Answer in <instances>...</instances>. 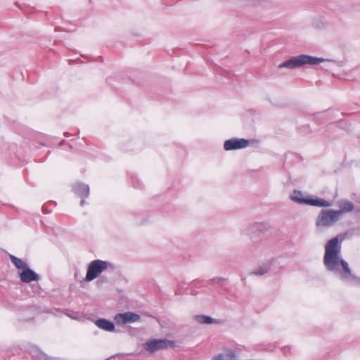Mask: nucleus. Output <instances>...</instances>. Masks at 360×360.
<instances>
[{"label":"nucleus","instance_id":"f03ea898","mask_svg":"<svg viewBox=\"0 0 360 360\" xmlns=\"http://www.w3.org/2000/svg\"><path fill=\"white\" fill-rule=\"evenodd\" d=\"M333 61L332 60H326L323 58L313 56L307 54H300L296 56L290 57L278 65V68L296 69L301 68L305 65H319L323 61Z\"/></svg>","mask_w":360,"mask_h":360},{"label":"nucleus","instance_id":"6e6552de","mask_svg":"<svg viewBox=\"0 0 360 360\" xmlns=\"http://www.w3.org/2000/svg\"><path fill=\"white\" fill-rule=\"evenodd\" d=\"M140 319L139 314L132 311L118 313L114 317L115 322L122 325L137 322Z\"/></svg>","mask_w":360,"mask_h":360},{"label":"nucleus","instance_id":"b1692460","mask_svg":"<svg viewBox=\"0 0 360 360\" xmlns=\"http://www.w3.org/2000/svg\"><path fill=\"white\" fill-rule=\"evenodd\" d=\"M108 282V278L106 276H101L97 281H96V285L98 288H101L104 283H106Z\"/></svg>","mask_w":360,"mask_h":360},{"label":"nucleus","instance_id":"a878e982","mask_svg":"<svg viewBox=\"0 0 360 360\" xmlns=\"http://www.w3.org/2000/svg\"><path fill=\"white\" fill-rule=\"evenodd\" d=\"M64 135L65 137H69L70 136L68 132H65Z\"/></svg>","mask_w":360,"mask_h":360},{"label":"nucleus","instance_id":"dca6fc26","mask_svg":"<svg viewBox=\"0 0 360 360\" xmlns=\"http://www.w3.org/2000/svg\"><path fill=\"white\" fill-rule=\"evenodd\" d=\"M32 359L34 360H52L50 356H47L37 347L33 348Z\"/></svg>","mask_w":360,"mask_h":360},{"label":"nucleus","instance_id":"0eeeda50","mask_svg":"<svg viewBox=\"0 0 360 360\" xmlns=\"http://www.w3.org/2000/svg\"><path fill=\"white\" fill-rule=\"evenodd\" d=\"M250 142L258 143V141L255 139L250 141L244 138H233L224 141V148L226 151L243 149L247 148Z\"/></svg>","mask_w":360,"mask_h":360},{"label":"nucleus","instance_id":"ddd939ff","mask_svg":"<svg viewBox=\"0 0 360 360\" xmlns=\"http://www.w3.org/2000/svg\"><path fill=\"white\" fill-rule=\"evenodd\" d=\"M194 319L200 324H220L222 323L221 319H214L207 315H196Z\"/></svg>","mask_w":360,"mask_h":360},{"label":"nucleus","instance_id":"f8f14e48","mask_svg":"<svg viewBox=\"0 0 360 360\" xmlns=\"http://www.w3.org/2000/svg\"><path fill=\"white\" fill-rule=\"evenodd\" d=\"M94 323L99 328L108 332H113L115 330L114 323L112 321L104 318H99L96 319Z\"/></svg>","mask_w":360,"mask_h":360},{"label":"nucleus","instance_id":"f3484780","mask_svg":"<svg viewBox=\"0 0 360 360\" xmlns=\"http://www.w3.org/2000/svg\"><path fill=\"white\" fill-rule=\"evenodd\" d=\"M48 312L52 313L55 316H60V314H65L67 316H68L72 319H76V318H77L75 312H73V311L69 312L68 310H62L61 311L60 309L54 308V309H50L49 311H48Z\"/></svg>","mask_w":360,"mask_h":360},{"label":"nucleus","instance_id":"bb28decb","mask_svg":"<svg viewBox=\"0 0 360 360\" xmlns=\"http://www.w3.org/2000/svg\"><path fill=\"white\" fill-rule=\"evenodd\" d=\"M64 142V140H62V141L60 142V145L63 144V143Z\"/></svg>","mask_w":360,"mask_h":360},{"label":"nucleus","instance_id":"9b49d317","mask_svg":"<svg viewBox=\"0 0 360 360\" xmlns=\"http://www.w3.org/2000/svg\"><path fill=\"white\" fill-rule=\"evenodd\" d=\"M338 203L340 209L336 210V212L339 217H340L342 214L352 212L354 210V203L348 200H340Z\"/></svg>","mask_w":360,"mask_h":360},{"label":"nucleus","instance_id":"39448f33","mask_svg":"<svg viewBox=\"0 0 360 360\" xmlns=\"http://www.w3.org/2000/svg\"><path fill=\"white\" fill-rule=\"evenodd\" d=\"M340 217L335 210H321L316 219V227L318 229L321 228H328L333 226L338 220Z\"/></svg>","mask_w":360,"mask_h":360},{"label":"nucleus","instance_id":"4468645a","mask_svg":"<svg viewBox=\"0 0 360 360\" xmlns=\"http://www.w3.org/2000/svg\"><path fill=\"white\" fill-rule=\"evenodd\" d=\"M9 259L12 264L15 266V267L18 269L22 271L25 268H26L29 264L24 262L22 259L13 255H9Z\"/></svg>","mask_w":360,"mask_h":360},{"label":"nucleus","instance_id":"a211bd4d","mask_svg":"<svg viewBox=\"0 0 360 360\" xmlns=\"http://www.w3.org/2000/svg\"><path fill=\"white\" fill-rule=\"evenodd\" d=\"M271 264H266L262 266H259L257 269L250 272V275H256V276H263L267 274L270 271Z\"/></svg>","mask_w":360,"mask_h":360},{"label":"nucleus","instance_id":"20e7f679","mask_svg":"<svg viewBox=\"0 0 360 360\" xmlns=\"http://www.w3.org/2000/svg\"><path fill=\"white\" fill-rule=\"evenodd\" d=\"M108 267L113 268L112 263L101 259H94L87 266L86 274L83 281L91 282L97 278Z\"/></svg>","mask_w":360,"mask_h":360},{"label":"nucleus","instance_id":"412c9836","mask_svg":"<svg viewBox=\"0 0 360 360\" xmlns=\"http://www.w3.org/2000/svg\"><path fill=\"white\" fill-rule=\"evenodd\" d=\"M56 205V202L54 201H49L44 203L42 206V212L44 214H49L52 212V207Z\"/></svg>","mask_w":360,"mask_h":360},{"label":"nucleus","instance_id":"aec40b11","mask_svg":"<svg viewBox=\"0 0 360 360\" xmlns=\"http://www.w3.org/2000/svg\"><path fill=\"white\" fill-rule=\"evenodd\" d=\"M329 113V111L316 112L314 115V120L318 122L319 124H323L324 122L323 120L328 119V116Z\"/></svg>","mask_w":360,"mask_h":360},{"label":"nucleus","instance_id":"f257e3e1","mask_svg":"<svg viewBox=\"0 0 360 360\" xmlns=\"http://www.w3.org/2000/svg\"><path fill=\"white\" fill-rule=\"evenodd\" d=\"M342 244L339 236L328 240L325 245L323 262L326 269L339 276L342 281H358L360 278L352 275L348 262L341 257Z\"/></svg>","mask_w":360,"mask_h":360},{"label":"nucleus","instance_id":"1a4fd4ad","mask_svg":"<svg viewBox=\"0 0 360 360\" xmlns=\"http://www.w3.org/2000/svg\"><path fill=\"white\" fill-rule=\"evenodd\" d=\"M18 276L22 283H30L34 281H39L41 279L40 276L35 272L28 265L22 271L18 272Z\"/></svg>","mask_w":360,"mask_h":360},{"label":"nucleus","instance_id":"423d86ee","mask_svg":"<svg viewBox=\"0 0 360 360\" xmlns=\"http://www.w3.org/2000/svg\"><path fill=\"white\" fill-rule=\"evenodd\" d=\"M174 346V342L167 338L164 339H151L147 341L144 345V349L150 353H155L158 350L172 347Z\"/></svg>","mask_w":360,"mask_h":360},{"label":"nucleus","instance_id":"5701e85b","mask_svg":"<svg viewBox=\"0 0 360 360\" xmlns=\"http://www.w3.org/2000/svg\"><path fill=\"white\" fill-rule=\"evenodd\" d=\"M224 281H226V278H224L216 277V278H213L210 279L209 281V282H210V284L212 283H213L214 284H217V285H219V286L222 287L223 286V282Z\"/></svg>","mask_w":360,"mask_h":360},{"label":"nucleus","instance_id":"4be33fe9","mask_svg":"<svg viewBox=\"0 0 360 360\" xmlns=\"http://www.w3.org/2000/svg\"><path fill=\"white\" fill-rule=\"evenodd\" d=\"M225 356L226 360H235L236 357V352L234 349H226L224 350V353L222 354Z\"/></svg>","mask_w":360,"mask_h":360},{"label":"nucleus","instance_id":"393cba45","mask_svg":"<svg viewBox=\"0 0 360 360\" xmlns=\"http://www.w3.org/2000/svg\"><path fill=\"white\" fill-rule=\"evenodd\" d=\"M134 145H135V141H130V142L129 143V146L125 148V150H127V151H133L135 150L134 148Z\"/></svg>","mask_w":360,"mask_h":360},{"label":"nucleus","instance_id":"2eb2a0df","mask_svg":"<svg viewBox=\"0 0 360 360\" xmlns=\"http://www.w3.org/2000/svg\"><path fill=\"white\" fill-rule=\"evenodd\" d=\"M252 232L263 233L267 231L269 228V224L267 223H254L250 226Z\"/></svg>","mask_w":360,"mask_h":360},{"label":"nucleus","instance_id":"9d476101","mask_svg":"<svg viewBox=\"0 0 360 360\" xmlns=\"http://www.w3.org/2000/svg\"><path fill=\"white\" fill-rule=\"evenodd\" d=\"M74 193L81 198L80 205L84 206L86 204L85 199L89 195V186L82 182H77L72 186Z\"/></svg>","mask_w":360,"mask_h":360},{"label":"nucleus","instance_id":"7ed1b4c3","mask_svg":"<svg viewBox=\"0 0 360 360\" xmlns=\"http://www.w3.org/2000/svg\"><path fill=\"white\" fill-rule=\"evenodd\" d=\"M290 199L300 205H307L318 207H329L332 206V203L323 198L316 195H309L303 196L301 191L295 190L290 195Z\"/></svg>","mask_w":360,"mask_h":360},{"label":"nucleus","instance_id":"6ab92c4d","mask_svg":"<svg viewBox=\"0 0 360 360\" xmlns=\"http://www.w3.org/2000/svg\"><path fill=\"white\" fill-rule=\"evenodd\" d=\"M130 184L134 188L137 189H141L143 188V184L142 181L139 179V177L136 174L131 175Z\"/></svg>","mask_w":360,"mask_h":360}]
</instances>
